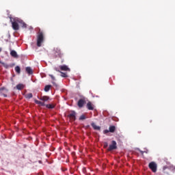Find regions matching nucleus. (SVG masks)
I'll list each match as a JSON object with an SVG mask.
<instances>
[{
	"label": "nucleus",
	"instance_id": "1",
	"mask_svg": "<svg viewBox=\"0 0 175 175\" xmlns=\"http://www.w3.org/2000/svg\"><path fill=\"white\" fill-rule=\"evenodd\" d=\"M9 18L10 19L12 27L14 31H18V29H20V25L22 27V28H27L26 23H25L24 21H23L21 18L17 17L13 18L12 16H9Z\"/></svg>",
	"mask_w": 175,
	"mask_h": 175
},
{
	"label": "nucleus",
	"instance_id": "2",
	"mask_svg": "<svg viewBox=\"0 0 175 175\" xmlns=\"http://www.w3.org/2000/svg\"><path fill=\"white\" fill-rule=\"evenodd\" d=\"M43 40H44V36H43V31H39L38 37H37V46L38 47H40L42 46V43H43Z\"/></svg>",
	"mask_w": 175,
	"mask_h": 175
},
{
	"label": "nucleus",
	"instance_id": "3",
	"mask_svg": "<svg viewBox=\"0 0 175 175\" xmlns=\"http://www.w3.org/2000/svg\"><path fill=\"white\" fill-rule=\"evenodd\" d=\"M149 168L151 169L152 172H153V173H157V163L154 161H152L149 163L148 165Z\"/></svg>",
	"mask_w": 175,
	"mask_h": 175
},
{
	"label": "nucleus",
	"instance_id": "4",
	"mask_svg": "<svg viewBox=\"0 0 175 175\" xmlns=\"http://www.w3.org/2000/svg\"><path fill=\"white\" fill-rule=\"evenodd\" d=\"M113 150H117V142L116 141H112L108 148V151H113Z\"/></svg>",
	"mask_w": 175,
	"mask_h": 175
},
{
	"label": "nucleus",
	"instance_id": "5",
	"mask_svg": "<svg viewBox=\"0 0 175 175\" xmlns=\"http://www.w3.org/2000/svg\"><path fill=\"white\" fill-rule=\"evenodd\" d=\"M70 120L71 121H76V112L75 111H72L68 115Z\"/></svg>",
	"mask_w": 175,
	"mask_h": 175
},
{
	"label": "nucleus",
	"instance_id": "6",
	"mask_svg": "<svg viewBox=\"0 0 175 175\" xmlns=\"http://www.w3.org/2000/svg\"><path fill=\"white\" fill-rule=\"evenodd\" d=\"M8 89L5 88H0V94L1 95H3V96H4V98H7L8 95L6 94H8Z\"/></svg>",
	"mask_w": 175,
	"mask_h": 175
},
{
	"label": "nucleus",
	"instance_id": "7",
	"mask_svg": "<svg viewBox=\"0 0 175 175\" xmlns=\"http://www.w3.org/2000/svg\"><path fill=\"white\" fill-rule=\"evenodd\" d=\"M54 53L56 57H59L61 58L62 57V53H61V50L58 48H55L54 50Z\"/></svg>",
	"mask_w": 175,
	"mask_h": 175
},
{
	"label": "nucleus",
	"instance_id": "8",
	"mask_svg": "<svg viewBox=\"0 0 175 175\" xmlns=\"http://www.w3.org/2000/svg\"><path fill=\"white\" fill-rule=\"evenodd\" d=\"M10 55L13 57V58H18V55H17V52L14 50H12V48H10Z\"/></svg>",
	"mask_w": 175,
	"mask_h": 175
},
{
	"label": "nucleus",
	"instance_id": "9",
	"mask_svg": "<svg viewBox=\"0 0 175 175\" xmlns=\"http://www.w3.org/2000/svg\"><path fill=\"white\" fill-rule=\"evenodd\" d=\"M86 107L88 110H94V106L91 101H89L86 105Z\"/></svg>",
	"mask_w": 175,
	"mask_h": 175
},
{
	"label": "nucleus",
	"instance_id": "10",
	"mask_svg": "<svg viewBox=\"0 0 175 175\" xmlns=\"http://www.w3.org/2000/svg\"><path fill=\"white\" fill-rule=\"evenodd\" d=\"M85 103V100L83 99V98H81L78 101V103H77V105L79 107H83V106H84V104Z\"/></svg>",
	"mask_w": 175,
	"mask_h": 175
},
{
	"label": "nucleus",
	"instance_id": "11",
	"mask_svg": "<svg viewBox=\"0 0 175 175\" xmlns=\"http://www.w3.org/2000/svg\"><path fill=\"white\" fill-rule=\"evenodd\" d=\"M16 90H18V91H21V90H24V88H25V85L23 83H18L16 85Z\"/></svg>",
	"mask_w": 175,
	"mask_h": 175
},
{
	"label": "nucleus",
	"instance_id": "12",
	"mask_svg": "<svg viewBox=\"0 0 175 175\" xmlns=\"http://www.w3.org/2000/svg\"><path fill=\"white\" fill-rule=\"evenodd\" d=\"M91 126L95 131H100V126H96V124L94 122L91 124Z\"/></svg>",
	"mask_w": 175,
	"mask_h": 175
},
{
	"label": "nucleus",
	"instance_id": "13",
	"mask_svg": "<svg viewBox=\"0 0 175 175\" xmlns=\"http://www.w3.org/2000/svg\"><path fill=\"white\" fill-rule=\"evenodd\" d=\"M59 69L61 70H64L66 72L68 70H70V69L69 68H68L66 65L60 66Z\"/></svg>",
	"mask_w": 175,
	"mask_h": 175
},
{
	"label": "nucleus",
	"instance_id": "14",
	"mask_svg": "<svg viewBox=\"0 0 175 175\" xmlns=\"http://www.w3.org/2000/svg\"><path fill=\"white\" fill-rule=\"evenodd\" d=\"M40 100H43L44 102H47V100H49V99H50V97L47 96H43L40 97Z\"/></svg>",
	"mask_w": 175,
	"mask_h": 175
},
{
	"label": "nucleus",
	"instance_id": "15",
	"mask_svg": "<svg viewBox=\"0 0 175 175\" xmlns=\"http://www.w3.org/2000/svg\"><path fill=\"white\" fill-rule=\"evenodd\" d=\"M25 70H26L27 73H28V75H32L33 73L32 71V68H31V67H27L25 68Z\"/></svg>",
	"mask_w": 175,
	"mask_h": 175
},
{
	"label": "nucleus",
	"instance_id": "16",
	"mask_svg": "<svg viewBox=\"0 0 175 175\" xmlns=\"http://www.w3.org/2000/svg\"><path fill=\"white\" fill-rule=\"evenodd\" d=\"M109 131L111 132V133H114V132H116V126H110Z\"/></svg>",
	"mask_w": 175,
	"mask_h": 175
},
{
	"label": "nucleus",
	"instance_id": "17",
	"mask_svg": "<svg viewBox=\"0 0 175 175\" xmlns=\"http://www.w3.org/2000/svg\"><path fill=\"white\" fill-rule=\"evenodd\" d=\"M35 103H36V105H40V106H46V104L42 101H39L38 100H35Z\"/></svg>",
	"mask_w": 175,
	"mask_h": 175
},
{
	"label": "nucleus",
	"instance_id": "18",
	"mask_svg": "<svg viewBox=\"0 0 175 175\" xmlns=\"http://www.w3.org/2000/svg\"><path fill=\"white\" fill-rule=\"evenodd\" d=\"M15 71L16 72V73H18V75H20V73H21V68H20V66H16L15 67Z\"/></svg>",
	"mask_w": 175,
	"mask_h": 175
},
{
	"label": "nucleus",
	"instance_id": "19",
	"mask_svg": "<svg viewBox=\"0 0 175 175\" xmlns=\"http://www.w3.org/2000/svg\"><path fill=\"white\" fill-rule=\"evenodd\" d=\"M50 88H51V85H46L44 87V91L45 92H49V91H50Z\"/></svg>",
	"mask_w": 175,
	"mask_h": 175
},
{
	"label": "nucleus",
	"instance_id": "20",
	"mask_svg": "<svg viewBox=\"0 0 175 175\" xmlns=\"http://www.w3.org/2000/svg\"><path fill=\"white\" fill-rule=\"evenodd\" d=\"M33 96V95L32 94V93H29L25 95V98L27 99H31V98H32Z\"/></svg>",
	"mask_w": 175,
	"mask_h": 175
},
{
	"label": "nucleus",
	"instance_id": "21",
	"mask_svg": "<svg viewBox=\"0 0 175 175\" xmlns=\"http://www.w3.org/2000/svg\"><path fill=\"white\" fill-rule=\"evenodd\" d=\"M45 106L47 109H54V107H55V106L52 104L45 105Z\"/></svg>",
	"mask_w": 175,
	"mask_h": 175
},
{
	"label": "nucleus",
	"instance_id": "22",
	"mask_svg": "<svg viewBox=\"0 0 175 175\" xmlns=\"http://www.w3.org/2000/svg\"><path fill=\"white\" fill-rule=\"evenodd\" d=\"M0 64H1V65H3V66L5 68V69H8V68H9V65L8 64L2 62L1 61H0Z\"/></svg>",
	"mask_w": 175,
	"mask_h": 175
},
{
	"label": "nucleus",
	"instance_id": "23",
	"mask_svg": "<svg viewBox=\"0 0 175 175\" xmlns=\"http://www.w3.org/2000/svg\"><path fill=\"white\" fill-rule=\"evenodd\" d=\"M60 73H61V77H68V75H66V73L62 72L61 71H60Z\"/></svg>",
	"mask_w": 175,
	"mask_h": 175
},
{
	"label": "nucleus",
	"instance_id": "24",
	"mask_svg": "<svg viewBox=\"0 0 175 175\" xmlns=\"http://www.w3.org/2000/svg\"><path fill=\"white\" fill-rule=\"evenodd\" d=\"M137 150L139 151V152H141L142 155H144V152H145L146 154H147V152H148L147 151H142V150H141L139 149V148H137Z\"/></svg>",
	"mask_w": 175,
	"mask_h": 175
},
{
	"label": "nucleus",
	"instance_id": "25",
	"mask_svg": "<svg viewBox=\"0 0 175 175\" xmlns=\"http://www.w3.org/2000/svg\"><path fill=\"white\" fill-rule=\"evenodd\" d=\"M79 120H85V116L81 115V116L79 117Z\"/></svg>",
	"mask_w": 175,
	"mask_h": 175
},
{
	"label": "nucleus",
	"instance_id": "26",
	"mask_svg": "<svg viewBox=\"0 0 175 175\" xmlns=\"http://www.w3.org/2000/svg\"><path fill=\"white\" fill-rule=\"evenodd\" d=\"M108 146H109V144L107 142H105L104 143V148H107Z\"/></svg>",
	"mask_w": 175,
	"mask_h": 175
},
{
	"label": "nucleus",
	"instance_id": "27",
	"mask_svg": "<svg viewBox=\"0 0 175 175\" xmlns=\"http://www.w3.org/2000/svg\"><path fill=\"white\" fill-rule=\"evenodd\" d=\"M49 77H51L53 81L55 80V77L53 75H49Z\"/></svg>",
	"mask_w": 175,
	"mask_h": 175
},
{
	"label": "nucleus",
	"instance_id": "28",
	"mask_svg": "<svg viewBox=\"0 0 175 175\" xmlns=\"http://www.w3.org/2000/svg\"><path fill=\"white\" fill-rule=\"evenodd\" d=\"M109 132H110L109 130H104L103 133L106 135L107 133H109Z\"/></svg>",
	"mask_w": 175,
	"mask_h": 175
},
{
	"label": "nucleus",
	"instance_id": "29",
	"mask_svg": "<svg viewBox=\"0 0 175 175\" xmlns=\"http://www.w3.org/2000/svg\"><path fill=\"white\" fill-rule=\"evenodd\" d=\"M54 69H55V70L56 72H59V73H61V71H60L59 70H58V68H55Z\"/></svg>",
	"mask_w": 175,
	"mask_h": 175
},
{
	"label": "nucleus",
	"instance_id": "30",
	"mask_svg": "<svg viewBox=\"0 0 175 175\" xmlns=\"http://www.w3.org/2000/svg\"><path fill=\"white\" fill-rule=\"evenodd\" d=\"M53 85H55V87H57V83H55V82H53Z\"/></svg>",
	"mask_w": 175,
	"mask_h": 175
},
{
	"label": "nucleus",
	"instance_id": "31",
	"mask_svg": "<svg viewBox=\"0 0 175 175\" xmlns=\"http://www.w3.org/2000/svg\"><path fill=\"white\" fill-rule=\"evenodd\" d=\"M1 51H2V48H0V53H1Z\"/></svg>",
	"mask_w": 175,
	"mask_h": 175
}]
</instances>
